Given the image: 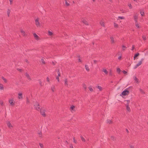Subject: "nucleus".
Instances as JSON below:
<instances>
[{
  "mask_svg": "<svg viewBox=\"0 0 148 148\" xmlns=\"http://www.w3.org/2000/svg\"><path fill=\"white\" fill-rule=\"evenodd\" d=\"M111 39V42L112 43H114V40L113 37L112 36H111L110 38Z\"/></svg>",
  "mask_w": 148,
  "mask_h": 148,
  "instance_id": "nucleus-19",
  "label": "nucleus"
},
{
  "mask_svg": "<svg viewBox=\"0 0 148 148\" xmlns=\"http://www.w3.org/2000/svg\"><path fill=\"white\" fill-rule=\"evenodd\" d=\"M128 6L129 7L130 9H131L132 8V5L131 4L129 3L128 4Z\"/></svg>",
  "mask_w": 148,
  "mask_h": 148,
  "instance_id": "nucleus-36",
  "label": "nucleus"
},
{
  "mask_svg": "<svg viewBox=\"0 0 148 148\" xmlns=\"http://www.w3.org/2000/svg\"><path fill=\"white\" fill-rule=\"evenodd\" d=\"M133 78L134 80L136 81V83H139L138 80L136 76H134Z\"/></svg>",
  "mask_w": 148,
  "mask_h": 148,
  "instance_id": "nucleus-13",
  "label": "nucleus"
},
{
  "mask_svg": "<svg viewBox=\"0 0 148 148\" xmlns=\"http://www.w3.org/2000/svg\"><path fill=\"white\" fill-rule=\"evenodd\" d=\"M130 147L131 148H134V147L132 145H131Z\"/></svg>",
  "mask_w": 148,
  "mask_h": 148,
  "instance_id": "nucleus-62",
  "label": "nucleus"
},
{
  "mask_svg": "<svg viewBox=\"0 0 148 148\" xmlns=\"http://www.w3.org/2000/svg\"><path fill=\"white\" fill-rule=\"evenodd\" d=\"M7 125L8 126V127L10 129H11L12 128V127L13 126L11 124V123H10V121H8L7 123Z\"/></svg>",
  "mask_w": 148,
  "mask_h": 148,
  "instance_id": "nucleus-6",
  "label": "nucleus"
},
{
  "mask_svg": "<svg viewBox=\"0 0 148 148\" xmlns=\"http://www.w3.org/2000/svg\"><path fill=\"white\" fill-rule=\"evenodd\" d=\"M142 38H143V40H146V36H142Z\"/></svg>",
  "mask_w": 148,
  "mask_h": 148,
  "instance_id": "nucleus-43",
  "label": "nucleus"
},
{
  "mask_svg": "<svg viewBox=\"0 0 148 148\" xmlns=\"http://www.w3.org/2000/svg\"><path fill=\"white\" fill-rule=\"evenodd\" d=\"M111 138L112 140H115V138L114 136H111Z\"/></svg>",
  "mask_w": 148,
  "mask_h": 148,
  "instance_id": "nucleus-42",
  "label": "nucleus"
},
{
  "mask_svg": "<svg viewBox=\"0 0 148 148\" xmlns=\"http://www.w3.org/2000/svg\"><path fill=\"white\" fill-rule=\"evenodd\" d=\"M139 90L140 91V92L142 94H144L145 93V92L142 89H141L140 88L139 89Z\"/></svg>",
  "mask_w": 148,
  "mask_h": 148,
  "instance_id": "nucleus-16",
  "label": "nucleus"
},
{
  "mask_svg": "<svg viewBox=\"0 0 148 148\" xmlns=\"http://www.w3.org/2000/svg\"><path fill=\"white\" fill-rule=\"evenodd\" d=\"M4 89L3 85L1 84H0V89L1 90H3Z\"/></svg>",
  "mask_w": 148,
  "mask_h": 148,
  "instance_id": "nucleus-23",
  "label": "nucleus"
},
{
  "mask_svg": "<svg viewBox=\"0 0 148 148\" xmlns=\"http://www.w3.org/2000/svg\"><path fill=\"white\" fill-rule=\"evenodd\" d=\"M112 122L111 120L110 119H107V123H110Z\"/></svg>",
  "mask_w": 148,
  "mask_h": 148,
  "instance_id": "nucleus-35",
  "label": "nucleus"
},
{
  "mask_svg": "<svg viewBox=\"0 0 148 148\" xmlns=\"http://www.w3.org/2000/svg\"><path fill=\"white\" fill-rule=\"evenodd\" d=\"M0 103L1 104V105L2 106H3V102L2 101H0Z\"/></svg>",
  "mask_w": 148,
  "mask_h": 148,
  "instance_id": "nucleus-52",
  "label": "nucleus"
},
{
  "mask_svg": "<svg viewBox=\"0 0 148 148\" xmlns=\"http://www.w3.org/2000/svg\"><path fill=\"white\" fill-rule=\"evenodd\" d=\"M135 25L136 27L138 28H139V24L137 23H136Z\"/></svg>",
  "mask_w": 148,
  "mask_h": 148,
  "instance_id": "nucleus-44",
  "label": "nucleus"
},
{
  "mask_svg": "<svg viewBox=\"0 0 148 148\" xmlns=\"http://www.w3.org/2000/svg\"><path fill=\"white\" fill-rule=\"evenodd\" d=\"M122 72L124 74H126L127 73V72L125 70H123V71Z\"/></svg>",
  "mask_w": 148,
  "mask_h": 148,
  "instance_id": "nucleus-50",
  "label": "nucleus"
},
{
  "mask_svg": "<svg viewBox=\"0 0 148 148\" xmlns=\"http://www.w3.org/2000/svg\"><path fill=\"white\" fill-rule=\"evenodd\" d=\"M93 61H94V63L95 64L96 63H97V60H93Z\"/></svg>",
  "mask_w": 148,
  "mask_h": 148,
  "instance_id": "nucleus-60",
  "label": "nucleus"
},
{
  "mask_svg": "<svg viewBox=\"0 0 148 148\" xmlns=\"http://www.w3.org/2000/svg\"><path fill=\"white\" fill-rule=\"evenodd\" d=\"M65 5H66V6H69L70 5L69 3L67 2V1L66 0H65Z\"/></svg>",
  "mask_w": 148,
  "mask_h": 148,
  "instance_id": "nucleus-26",
  "label": "nucleus"
},
{
  "mask_svg": "<svg viewBox=\"0 0 148 148\" xmlns=\"http://www.w3.org/2000/svg\"><path fill=\"white\" fill-rule=\"evenodd\" d=\"M2 78L3 79V80L4 81V82H5V83H6L7 82V81L6 79L5 78L3 77H2Z\"/></svg>",
  "mask_w": 148,
  "mask_h": 148,
  "instance_id": "nucleus-30",
  "label": "nucleus"
},
{
  "mask_svg": "<svg viewBox=\"0 0 148 148\" xmlns=\"http://www.w3.org/2000/svg\"><path fill=\"white\" fill-rule=\"evenodd\" d=\"M9 103H10V105L11 106H14V100L13 99H10L8 101Z\"/></svg>",
  "mask_w": 148,
  "mask_h": 148,
  "instance_id": "nucleus-4",
  "label": "nucleus"
},
{
  "mask_svg": "<svg viewBox=\"0 0 148 148\" xmlns=\"http://www.w3.org/2000/svg\"><path fill=\"white\" fill-rule=\"evenodd\" d=\"M122 47L123 50V51L125 50V49L126 48V47L124 45H123L122 46Z\"/></svg>",
  "mask_w": 148,
  "mask_h": 148,
  "instance_id": "nucleus-33",
  "label": "nucleus"
},
{
  "mask_svg": "<svg viewBox=\"0 0 148 148\" xmlns=\"http://www.w3.org/2000/svg\"><path fill=\"white\" fill-rule=\"evenodd\" d=\"M38 134H39V137H42V133L41 132H40L39 133H38Z\"/></svg>",
  "mask_w": 148,
  "mask_h": 148,
  "instance_id": "nucleus-47",
  "label": "nucleus"
},
{
  "mask_svg": "<svg viewBox=\"0 0 148 148\" xmlns=\"http://www.w3.org/2000/svg\"><path fill=\"white\" fill-rule=\"evenodd\" d=\"M18 98L19 99H22L23 98V94L22 93H19L18 94Z\"/></svg>",
  "mask_w": 148,
  "mask_h": 148,
  "instance_id": "nucleus-9",
  "label": "nucleus"
},
{
  "mask_svg": "<svg viewBox=\"0 0 148 148\" xmlns=\"http://www.w3.org/2000/svg\"><path fill=\"white\" fill-rule=\"evenodd\" d=\"M125 101L127 102V103L126 104H128V105H129V103H130V101L129 100H127Z\"/></svg>",
  "mask_w": 148,
  "mask_h": 148,
  "instance_id": "nucleus-48",
  "label": "nucleus"
},
{
  "mask_svg": "<svg viewBox=\"0 0 148 148\" xmlns=\"http://www.w3.org/2000/svg\"><path fill=\"white\" fill-rule=\"evenodd\" d=\"M10 2V3L11 5L12 4V2L13 0H9Z\"/></svg>",
  "mask_w": 148,
  "mask_h": 148,
  "instance_id": "nucleus-58",
  "label": "nucleus"
},
{
  "mask_svg": "<svg viewBox=\"0 0 148 148\" xmlns=\"http://www.w3.org/2000/svg\"><path fill=\"white\" fill-rule=\"evenodd\" d=\"M64 84L66 86H68V80L67 79H65L64 80Z\"/></svg>",
  "mask_w": 148,
  "mask_h": 148,
  "instance_id": "nucleus-14",
  "label": "nucleus"
},
{
  "mask_svg": "<svg viewBox=\"0 0 148 148\" xmlns=\"http://www.w3.org/2000/svg\"><path fill=\"white\" fill-rule=\"evenodd\" d=\"M134 19L135 23L137 22V19L138 18V16L137 15H134Z\"/></svg>",
  "mask_w": 148,
  "mask_h": 148,
  "instance_id": "nucleus-10",
  "label": "nucleus"
},
{
  "mask_svg": "<svg viewBox=\"0 0 148 148\" xmlns=\"http://www.w3.org/2000/svg\"><path fill=\"white\" fill-rule=\"evenodd\" d=\"M129 93V91L128 90V89L126 88L122 92V94L123 96L128 95Z\"/></svg>",
  "mask_w": 148,
  "mask_h": 148,
  "instance_id": "nucleus-2",
  "label": "nucleus"
},
{
  "mask_svg": "<svg viewBox=\"0 0 148 148\" xmlns=\"http://www.w3.org/2000/svg\"><path fill=\"white\" fill-rule=\"evenodd\" d=\"M10 12V10L9 9H8L7 12V14L8 16H9V14Z\"/></svg>",
  "mask_w": 148,
  "mask_h": 148,
  "instance_id": "nucleus-31",
  "label": "nucleus"
},
{
  "mask_svg": "<svg viewBox=\"0 0 148 148\" xmlns=\"http://www.w3.org/2000/svg\"><path fill=\"white\" fill-rule=\"evenodd\" d=\"M73 142L76 143H77V141L75 140V138L74 137L73 138Z\"/></svg>",
  "mask_w": 148,
  "mask_h": 148,
  "instance_id": "nucleus-46",
  "label": "nucleus"
},
{
  "mask_svg": "<svg viewBox=\"0 0 148 148\" xmlns=\"http://www.w3.org/2000/svg\"><path fill=\"white\" fill-rule=\"evenodd\" d=\"M47 82H49V77H47Z\"/></svg>",
  "mask_w": 148,
  "mask_h": 148,
  "instance_id": "nucleus-56",
  "label": "nucleus"
},
{
  "mask_svg": "<svg viewBox=\"0 0 148 148\" xmlns=\"http://www.w3.org/2000/svg\"><path fill=\"white\" fill-rule=\"evenodd\" d=\"M134 48H135V47H134V45H132V50H133L134 49Z\"/></svg>",
  "mask_w": 148,
  "mask_h": 148,
  "instance_id": "nucleus-53",
  "label": "nucleus"
},
{
  "mask_svg": "<svg viewBox=\"0 0 148 148\" xmlns=\"http://www.w3.org/2000/svg\"><path fill=\"white\" fill-rule=\"evenodd\" d=\"M39 145L41 148H42L43 147V145L41 143H40Z\"/></svg>",
  "mask_w": 148,
  "mask_h": 148,
  "instance_id": "nucleus-51",
  "label": "nucleus"
},
{
  "mask_svg": "<svg viewBox=\"0 0 148 148\" xmlns=\"http://www.w3.org/2000/svg\"><path fill=\"white\" fill-rule=\"evenodd\" d=\"M41 62H42V63H43V64H45V62L44 61V60L43 58H42L41 59Z\"/></svg>",
  "mask_w": 148,
  "mask_h": 148,
  "instance_id": "nucleus-27",
  "label": "nucleus"
},
{
  "mask_svg": "<svg viewBox=\"0 0 148 148\" xmlns=\"http://www.w3.org/2000/svg\"><path fill=\"white\" fill-rule=\"evenodd\" d=\"M116 71L118 73H119L121 71V70L119 68H117Z\"/></svg>",
  "mask_w": 148,
  "mask_h": 148,
  "instance_id": "nucleus-29",
  "label": "nucleus"
},
{
  "mask_svg": "<svg viewBox=\"0 0 148 148\" xmlns=\"http://www.w3.org/2000/svg\"><path fill=\"white\" fill-rule=\"evenodd\" d=\"M17 70L19 71H20L21 72L22 71V70L21 69H17Z\"/></svg>",
  "mask_w": 148,
  "mask_h": 148,
  "instance_id": "nucleus-57",
  "label": "nucleus"
},
{
  "mask_svg": "<svg viewBox=\"0 0 148 148\" xmlns=\"http://www.w3.org/2000/svg\"><path fill=\"white\" fill-rule=\"evenodd\" d=\"M74 108H75V106H72L71 107V109L72 110H73V109Z\"/></svg>",
  "mask_w": 148,
  "mask_h": 148,
  "instance_id": "nucleus-49",
  "label": "nucleus"
},
{
  "mask_svg": "<svg viewBox=\"0 0 148 148\" xmlns=\"http://www.w3.org/2000/svg\"><path fill=\"white\" fill-rule=\"evenodd\" d=\"M118 18L121 19H124V17L123 16H119Z\"/></svg>",
  "mask_w": 148,
  "mask_h": 148,
  "instance_id": "nucleus-45",
  "label": "nucleus"
},
{
  "mask_svg": "<svg viewBox=\"0 0 148 148\" xmlns=\"http://www.w3.org/2000/svg\"><path fill=\"white\" fill-rule=\"evenodd\" d=\"M57 71L58 72V74H60V72H59V69H58Z\"/></svg>",
  "mask_w": 148,
  "mask_h": 148,
  "instance_id": "nucleus-63",
  "label": "nucleus"
},
{
  "mask_svg": "<svg viewBox=\"0 0 148 148\" xmlns=\"http://www.w3.org/2000/svg\"><path fill=\"white\" fill-rule=\"evenodd\" d=\"M139 55V53H136L135 54L134 57V60H135L136 58Z\"/></svg>",
  "mask_w": 148,
  "mask_h": 148,
  "instance_id": "nucleus-18",
  "label": "nucleus"
},
{
  "mask_svg": "<svg viewBox=\"0 0 148 148\" xmlns=\"http://www.w3.org/2000/svg\"><path fill=\"white\" fill-rule=\"evenodd\" d=\"M70 146L71 148H73V146L72 145V144H70Z\"/></svg>",
  "mask_w": 148,
  "mask_h": 148,
  "instance_id": "nucleus-59",
  "label": "nucleus"
},
{
  "mask_svg": "<svg viewBox=\"0 0 148 148\" xmlns=\"http://www.w3.org/2000/svg\"><path fill=\"white\" fill-rule=\"evenodd\" d=\"M88 88L89 90L91 91H92L93 90L92 88L91 87V86H90L88 87Z\"/></svg>",
  "mask_w": 148,
  "mask_h": 148,
  "instance_id": "nucleus-32",
  "label": "nucleus"
},
{
  "mask_svg": "<svg viewBox=\"0 0 148 148\" xmlns=\"http://www.w3.org/2000/svg\"><path fill=\"white\" fill-rule=\"evenodd\" d=\"M36 25L37 26H39L40 25V23L39 22V18H38L35 20Z\"/></svg>",
  "mask_w": 148,
  "mask_h": 148,
  "instance_id": "nucleus-5",
  "label": "nucleus"
},
{
  "mask_svg": "<svg viewBox=\"0 0 148 148\" xmlns=\"http://www.w3.org/2000/svg\"><path fill=\"white\" fill-rule=\"evenodd\" d=\"M30 103L28 99L27 98V101H26V103L27 104H28L29 103Z\"/></svg>",
  "mask_w": 148,
  "mask_h": 148,
  "instance_id": "nucleus-41",
  "label": "nucleus"
},
{
  "mask_svg": "<svg viewBox=\"0 0 148 148\" xmlns=\"http://www.w3.org/2000/svg\"><path fill=\"white\" fill-rule=\"evenodd\" d=\"M80 137H81V139L82 141H83V142L85 141V139L84 138V137L82 136H81Z\"/></svg>",
  "mask_w": 148,
  "mask_h": 148,
  "instance_id": "nucleus-25",
  "label": "nucleus"
},
{
  "mask_svg": "<svg viewBox=\"0 0 148 148\" xmlns=\"http://www.w3.org/2000/svg\"><path fill=\"white\" fill-rule=\"evenodd\" d=\"M97 88L99 89V90L101 91L102 90V88L101 86H97Z\"/></svg>",
  "mask_w": 148,
  "mask_h": 148,
  "instance_id": "nucleus-34",
  "label": "nucleus"
},
{
  "mask_svg": "<svg viewBox=\"0 0 148 148\" xmlns=\"http://www.w3.org/2000/svg\"><path fill=\"white\" fill-rule=\"evenodd\" d=\"M34 106L35 108L38 111L40 110V108L39 107V103L36 102L34 104Z\"/></svg>",
  "mask_w": 148,
  "mask_h": 148,
  "instance_id": "nucleus-1",
  "label": "nucleus"
},
{
  "mask_svg": "<svg viewBox=\"0 0 148 148\" xmlns=\"http://www.w3.org/2000/svg\"><path fill=\"white\" fill-rule=\"evenodd\" d=\"M83 87L84 88L85 90H86V85L84 84H83Z\"/></svg>",
  "mask_w": 148,
  "mask_h": 148,
  "instance_id": "nucleus-28",
  "label": "nucleus"
},
{
  "mask_svg": "<svg viewBox=\"0 0 148 148\" xmlns=\"http://www.w3.org/2000/svg\"><path fill=\"white\" fill-rule=\"evenodd\" d=\"M78 61L79 62H81L82 61H81V60L79 58L78 59Z\"/></svg>",
  "mask_w": 148,
  "mask_h": 148,
  "instance_id": "nucleus-64",
  "label": "nucleus"
},
{
  "mask_svg": "<svg viewBox=\"0 0 148 148\" xmlns=\"http://www.w3.org/2000/svg\"><path fill=\"white\" fill-rule=\"evenodd\" d=\"M56 79L57 80H58V82H59L60 80H59V77H56Z\"/></svg>",
  "mask_w": 148,
  "mask_h": 148,
  "instance_id": "nucleus-54",
  "label": "nucleus"
},
{
  "mask_svg": "<svg viewBox=\"0 0 148 148\" xmlns=\"http://www.w3.org/2000/svg\"><path fill=\"white\" fill-rule=\"evenodd\" d=\"M21 33L23 34V36H25L26 35V34L25 33V32L22 29L21 30Z\"/></svg>",
  "mask_w": 148,
  "mask_h": 148,
  "instance_id": "nucleus-20",
  "label": "nucleus"
},
{
  "mask_svg": "<svg viewBox=\"0 0 148 148\" xmlns=\"http://www.w3.org/2000/svg\"><path fill=\"white\" fill-rule=\"evenodd\" d=\"M48 34L49 35L51 36L53 34V33L52 32L49 31H48Z\"/></svg>",
  "mask_w": 148,
  "mask_h": 148,
  "instance_id": "nucleus-37",
  "label": "nucleus"
},
{
  "mask_svg": "<svg viewBox=\"0 0 148 148\" xmlns=\"http://www.w3.org/2000/svg\"><path fill=\"white\" fill-rule=\"evenodd\" d=\"M82 22L85 25H88V23L87 21L85 20H82Z\"/></svg>",
  "mask_w": 148,
  "mask_h": 148,
  "instance_id": "nucleus-11",
  "label": "nucleus"
},
{
  "mask_svg": "<svg viewBox=\"0 0 148 148\" xmlns=\"http://www.w3.org/2000/svg\"><path fill=\"white\" fill-rule=\"evenodd\" d=\"M100 24H101V25L103 26V27H104V22H103V21H101L100 22Z\"/></svg>",
  "mask_w": 148,
  "mask_h": 148,
  "instance_id": "nucleus-24",
  "label": "nucleus"
},
{
  "mask_svg": "<svg viewBox=\"0 0 148 148\" xmlns=\"http://www.w3.org/2000/svg\"><path fill=\"white\" fill-rule=\"evenodd\" d=\"M109 75L110 76L113 75V74L112 73V72L111 70H110L109 72Z\"/></svg>",
  "mask_w": 148,
  "mask_h": 148,
  "instance_id": "nucleus-38",
  "label": "nucleus"
},
{
  "mask_svg": "<svg viewBox=\"0 0 148 148\" xmlns=\"http://www.w3.org/2000/svg\"><path fill=\"white\" fill-rule=\"evenodd\" d=\"M85 68L86 69V70L87 71H90V69L89 68L88 66L87 65H85Z\"/></svg>",
  "mask_w": 148,
  "mask_h": 148,
  "instance_id": "nucleus-17",
  "label": "nucleus"
},
{
  "mask_svg": "<svg viewBox=\"0 0 148 148\" xmlns=\"http://www.w3.org/2000/svg\"><path fill=\"white\" fill-rule=\"evenodd\" d=\"M25 75L29 80H31V79L29 75V74L27 73H25Z\"/></svg>",
  "mask_w": 148,
  "mask_h": 148,
  "instance_id": "nucleus-8",
  "label": "nucleus"
},
{
  "mask_svg": "<svg viewBox=\"0 0 148 148\" xmlns=\"http://www.w3.org/2000/svg\"><path fill=\"white\" fill-rule=\"evenodd\" d=\"M34 36L35 38L37 40H38L39 39V37L38 36V35H36V34L35 33H34Z\"/></svg>",
  "mask_w": 148,
  "mask_h": 148,
  "instance_id": "nucleus-15",
  "label": "nucleus"
},
{
  "mask_svg": "<svg viewBox=\"0 0 148 148\" xmlns=\"http://www.w3.org/2000/svg\"><path fill=\"white\" fill-rule=\"evenodd\" d=\"M140 14H141V15L142 16H143L144 14V13L143 12H140Z\"/></svg>",
  "mask_w": 148,
  "mask_h": 148,
  "instance_id": "nucleus-55",
  "label": "nucleus"
},
{
  "mask_svg": "<svg viewBox=\"0 0 148 148\" xmlns=\"http://www.w3.org/2000/svg\"><path fill=\"white\" fill-rule=\"evenodd\" d=\"M129 105H128V104H126V109L127 111H128L129 112H130V107L129 106Z\"/></svg>",
  "mask_w": 148,
  "mask_h": 148,
  "instance_id": "nucleus-12",
  "label": "nucleus"
},
{
  "mask_svg": "<svg viewBox=\"0 0 148 148\" xmlns=\"http://www.w3.org/2000/svg\"><path fill=\"white\" fill-rule=\"evenodd\" d=\"M51 90H52V91L53 92H54V90H55V86L53 85L51 87Z\"/></svg>",
  "mask_w": 148,
  "mask_h": 148,
  "instance_id": "nucleus-22",
  "label": "nucleus"
},
{
  "mask_svg": "<svg viewBox=\"0 0 148 148\" xmlns=\"http://www.w3.org/2000/svg\"><path fill=\"white\" fill-rule=\"evenodd\" d=\"M40 112L41 114L42 115L44 116H45L46 115L45 113V111L44 110H40Z\"/></svg>",
  "mask_w": 148,
  "mask_h": 148,
  "instance_id": "nucleus-7",
  "label": "nucleus"
},
{
  "mask_svg": "<svg viewBox=\"0 0 148 148\" xmlns=\"http://www.w3.org/2000/svg\"><path fill=\"white\" fill-rule=\"evenodd\" d=\"M102 71L104 72V73L106 74H107L108 73V71L105 69H103Z\"/></svg>",
  "mask_w": 148,
  "mask_h": 148,
  "instance_id": "nucleus-21",
  "label": "nucleus"
},
{
  "mask_svg": "<svg viewBox=\"0 0 148 148\" xmlns=\"http://www.w3.org/2000/svg\"><path fill=\"white\" fill-rule=\"evenodd\" d=\"M114 26L115 27H118V25L116 23H114Z\"/></svg>",
  "mask_w": 148,
  "mask_h": 148,
  "instance_id": "nucleus-39",
  "label": "nucleus"
},
{
  "mask_svg": "<svg viewBox=\"0 0 148 148\" xmlns=\"http://www.w3.org/2000/svg\"><path fill=\"white\" fill-rule=\"evenodd\" d=\"M144 60V58H142L141 61H140L134 67V69H135L138 67L140 65L142 64V61Z\"/></svg>",
  "mask_w": 148,
  "mask_h": 148,
  "instance_id": "nucleus-3",
  "label": "nucleus"
},
{
  "mask_svg": "<svg viewBox=\"0 0 148 148\" xmlns=\"http://www.w3.org/2000/svg\"><path fill=\"white\" fill-rule=\"evenodd\" d=\"M38 81H39V84H40V85L41 86H42V82H41V81L40 80V79L38 80Z\"/></svg>",
  "mask_w": 148,
  "mask_h": 148,
  "instance_id": "nucleus-40",
  "label": "nucleus"
},
{
  "mask_svg": "<svg viewBox=\"0 0 148 148\" xmlns=\"http://www.w3.org/2000/svg\"><path fill=\"white\" fill-rule=\"evenodd\" d=\"M121 56H119V57H118V59H119V60H120L121 59Z\"/></svg>",
  "mask_w": 148,
  "mask_h": 148,
  "instance_id": "nucleus-61",
  "label": "nucleus"
}]
</instances>
